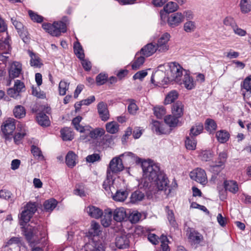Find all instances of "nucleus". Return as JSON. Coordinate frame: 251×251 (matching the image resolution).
Wrapping results in <instances>:
<instances>
[{
  "label": "nucleus",
  "instance_id": "f257e3e1",
  "mask_svg": "<svg viewBox=\"0 0 251 251\" xmlns=\"http://www.w3.org/2000/svg\"><path fill=\"white\" fill-rule=\"evenodd\" d=\"M142 167L143 172V186L146 188H148L150 184L158 178L161 174H163L160 171L159 167L155 164L144 162L142 163Z\"/></svg>",
  "mask_w": 251,
  "mask_h": 251
},
{
  "label": "nucleus",
  "instance_id": "f03ea898",
  "mask_svg": "<svg viewBox=\"0 0 251 251\" xmlns=\"http://www.w3.org/2000/svg\"><path fill=\"white\" fill-rule=\"evenodd\" d=\"M100 226L95 221L91 223L89 234L93 236L89 242L84 246L85 251H103V246L101 241L99 239L98 235L100 232Z\"/></svg>",
  "mask_w": 251,
  "mask_h": 251
},
{
  "label": "nucleus",
  "instance_id": "7ed1b4c3",
  "mask_svg": "<svg viewBox=\"0 0 251 251\" xmlns=\"http://www.w3.org/2000/svg\"><path fill=\"white\" fill-rule=\"evenodd\" d=\"M33 215L28 212L24 209L21 213L20 217V224L22 226V231L24 232V234L26 238L30 241L34 236H37L38 232L40 229V227L38 226H34L31 224L28 225L25 227V224H27L32 217Z\"/></svg>",
  "mask_w": 251,
  "mask_h": 251
},
{
  "label": "nucleus",
  "instance_id": "20e7f679",
  "mask_svg": "<svg viewBox=\"0 0 251 251\" xmlns=\"http://www.w3.org/2000/svg\"><path fill=\"white\" fill-rule=\"evenodd\" d=\"M152 183L150 184L148 190L151 193L155 194L158 191H163L167 195H169L171 192V189L169 186V180L166 176L163 173L161 174Z\"/></svg>",
  "mask_w": 251,
  "mask_h": 251
},
{
  "label": "nucleus",
  "instance_id": "39448f33",
  "mask_svg": "<svg viewBox=\"0 0 251 251\" xmlns=\"http://www.w3.org/2000/svg\"><path fill=\"white\" fill-rule=\"evenodd\" d=\"M170 74H168V79L169 82L175 81L176 83L182 84L181 78L183 76V72L185 71L178 64L171 62L169 64Z\"/></svg>",
  "mask_w": 251,
  "mask_h": 251
},
{
  "label": "nucleus",
  "instance_id": "423d86ee",
  "mask_svg": "<svg viewBox=\"0 0 251 251\" xmlns=\"http://www.w3.org/2000/svg\"><path fill=\"white\" fill-rule=\"evenodd\" d=\"M42 27L44 30L52 36H58L61 32L66 31V25L62 22H54L52 25L43 24Z\"/></svg>",
  "mask_w": 251,
  "mask_h": 251
},
{
  "label": "nucleus",
  "instance_id": "0eeeda50",
  "mask_svg": "<svg viewBox=\"0 0 251 251\" xmlns=\"http://www.w3.org/2000/svg\"><path fill=\"white\" fill-rule=\"evenodd\" d=\"M16 121L13 118H9L3 122L1 126V131L4 134L6 141H11L12 137L10 136L16 128Z\"/></svg>",
  "mask_w": 251,
  "mask_h": 251
},
{
  "label": "nucleus",
  "instance_id": "6e6552de",
  "mask_svg": "<svg viewBox=\"0 0 251 251\" xmlns=\"http://www.w3.org/2000/svg\"><path fill=\"white\" fill-rule=\"evenodd\" d=\"M124 169L122 161L120 157H114L110 162L107 170L109 176H111L113 174H116L122 171Z\"/></svg>",
  "mask_w": 251,
  "mask_h": 251
},
{
  "label": "nucleus",
  "instance_id": "1a4fd4ad",
  "mask_svg": "<svg viewBox=\"0 0 251 251\" xmlns=\"http://www.w3.org/2000/svg\"><path fill=\"white\" fill-rule=\"evenodd\" d=\"M190 176L191 179L202 185L205 184L207 182L205 172L201 168H197L191 172Z\"/></svg>",
  "mask_w": 251,
  "mask_h": 251
},
{
  "label": "nucleus",
  "instance_id": "9d476101",
  "mask_svg": "<svg viewBox=\"0 0 251 251\" xmlns=\"http://www.w3.org/2000/svg\"><path fill=\"white\" fill-rule=\"evenodd\" d=\"M165 76V74L163 71L157 70L152 75L151 82L155 85L166 84L169 82V80L168 79V76L166 77Z\"/></svg>",
  "mask_w": 251,
  "mask_h": 251
},
{
  "label": "nucleus",
  "instance_id": "9b49d317",
  "mask_svg": "<svg viewBox=\"0 0 251 251\" xmlns=\"http://www.w3.org/2000/svg\"><path fill=\"white\" fill-rule=\"evenodd\" d=\"M170 38V35L168 33L163 34L158 40L156 45L157 50L160 52H164L169 49L168 42Z\"/></svg>",
  "mask_w": 251,
  "mask_h": 251
},
{
  "label": "nucleus",
  "instance_id": "f8f14e48",
  "mask_svg": "<svg viewBox=\"0 0 251 251\" xmlns=\"http://www.w3.org/2000/svg\"><path fill=\"white\" fill-rule=\"evenodd\" d=\"M184 20V16L181 12L171 14L168 17L167 23L171 27L178 26Z\"/></svg>",
  "mask_w": 251,
  "mask_h": 251
},
{
  "label": "nucleus",
  "instance_id": "ddd939ff",
  "mask_svg": "<svg viewBox=\"0 0 251 251\" xmlns=\"http://www.w3.org/2000/svg\"><path fill=\"white\" fill-rule=\"evenodd\" d=\"M97 109L100 118L103 121H106L109 118V113L106 103L101 101L97 105Z\"/></svg>",
  "mask_w": 251,
  "mask_h": 251
},
{
  "label": "nucleus",
  "instance_id": "4468645a",
  "mask_svg": "<svg viewBox=\"0 0 251 251\" xmlns=\"http://www.w3.org/2000/svg\"><path fill=\"white\" fill-rule=\"evenodd\" d=\"M13 21V24L15 26V28L17 29L18 33H19L20 36L22 38L23 41L25 43L27 42L28 40V33L26 31V29L24 27L23 24L18 21L16 20Z\"/></svg>",
  "mask_w": 251,
  "mask_h": 251
},
{
  "label": "nucleus",
  "instance_id": "2eb2a0df",
  "mask_svg": "<svg viewBox=\"0 0 251 251\" xmlns=\"http://www.w3.org/2000/svg\"><path fill=\"white\" fill-rule=\"evenodd\" d=\"M22 72V64L18 62H14L9 70V78L13 79L19 76Z\"/></svg>",
  "mask_w": 251,
  "mask_h": 251
},
{
  "label": "nucleus",
  "instance_id": "dca6fc26",
  "mask_svg": "<svg viewBox=\"0 0 251 251\" xmlns=\"http://www.w3.org/2000/svg\"><path fill=\"white\" fill-rule=\"evenodd\" d=\"M129 241L127 235L122 234L117 236L115 241L116 247L119 249H126L129 246Z\"/></svg>",
  "mask_w": 251,
  "mask_h": 251
},
{
  "label": "nucleus",
  "instance_id": "f3484780",
  "mask_svg": "<svg viewBox=\"0 0 251 251\" xmlns=\"http://www.w3.org/2000/svg\"><path fill=\"white\" fill-rule=\"evenodd\" d=\"M157 50L156 45L151 43L143 47L141 49L140 53L143 56L147 57L152 55Z\"/></svg>",
  "mask_w": 251,
  "mask_h": 251
},
{
  "label": "nucleus",
  "instance_id": "a211bd4d",
  "mask_svg": "<svg viewBox=\"0 0 251 251\" xmlns=\"http://www.w3.org/2000/svg\"><path fill=\"white\" fill-rule=\"evenodd\" d=\"M85 211L89 216L95 219L100 218L103 214L102 211L101 209L92 205H90L86 207Z\"/></svg>",
  "mask_w": 251,
  "mask_h": 251
},
{
  "label": "nucleus",
  "instance_id": "6ab92c4d",
  "mask_svg": "<svg viewBox=\"0 0 251 251\" xmlns=\"http://www.w3.org/2000/svg\"><path fill=\"white\" fill-rule=\"evenodd\" d=\"M18 132L13 137L14 142L16 144H20L21 140L26 135V129L25 126L20 125L17 127Z\"/></svg>",
  "mask_w": 251,
  "mask_h": 251
},
{
  "label": "nucleus",
  "instance_id": "aec40b11",
  "mask_svg": "<svg viewBox=\"0 0 251 251\" xmlns=\"http://www.w3.org/2000/svg\"><path fill=\"white\" fill-rule=\"evenodd\" d=\"M112 216L113 219L118 222H121L125 220L126 217V210L123 207H119L113 211Z\"/></svg>",
  "mask_w": 251,
  "mask_h": 251
},
{
  "label": "nucleus",
  "instance_id": "412c9836",
  "mask_svg": "<svg viewBox=\"0 0 251 251\" xmlns=\"http://www.w3.org/2000/svg\"><path fill=\"white\" fill-rule=\"evenodd\" d=\"M28 53L30 57V64L31 66L33 67L34 68H41L43 66V64L38 55L33 53L29 50H28Z\"/></svg>",
  "mask_w": 251,
  "mask_h": 251
},
{
  "label": "nucleus",
  "instance_id": "4be33fe9",
  "mask_svg": "<svg viewBox=\"0 0 251 251\" xmlns=\"http://www.w3.org/2000/svg\"><path fill=\"white\" fill-rule=\"evenodd\" d=\"M184 106L182 102L177 101L172 106V113L177 118L181 117L183 114Z\"/></svg>",
  "mask_w": 251,
  "mask_h": 251
},
{
  "label": "nucleus",
  "instance_id": "5701e85b",
  "mask_svg": "<svg viewBox=\"0 0 251 251\" xmlns=\"http://www.w3.org/2000/svg\"><path fill=\"white\" fill-rule=\"evenodd\" d=\"M113 211L111 209L108 208L104 210V214L102 217L101 223L104 227H108L111 224L112 221Z\"/></svg>",
  "mask_w": 251,
  "mask_h": 251
},
{
  "label": "nucleus",
  "instance_id": "b1692460",
  "mask_svg": "<svg viewBox=\"0 0 251 251\" xmlns=\"http://www.w3.org/2000/svg\"><path fill=\"white\" fill-rule=\"evenodd\" d=\"M83 132H85L86 134H89L91 138L96 139L103 135L105 133V131L101 128H97L90 131L87 127L86 128V131Z\"/></svg>",
  "mask_w": 251,
  "mask_h": 251
},
{
  "label": "nucleus",
  "instance_id": "393cba45",
  "mask_svg": "<svg viewBox=\"0 0 251 251\" xmlns=\"http://www.w3.org/2000/svg\"><path fill=\"white\" fill-rule=\"evenodd\" d=\"M181 82L184 87L188 90L192 89L195 87L192 78L186 72L181 78Z\"/></svg>",
  "mask_w": 251,
  "mask_h": 251
},
{
  "label": "nucleus",
  "instance_id": "a878e982",
  "mask_svg": "<svg viewBox=\"0 0 251 251\" xmlns=\"http://www.w3.org/2000/svg\"><path fill=\"white\" fill-rule=\"evenodd\" d=\"M239 6L242 14H248L251 11V1L250 0H240Z\"/></svg>",
  "mask_w": 251,
  "mask_h": 251
},
{
  "label": "nucleus",
  "instance_id": "bb28decb",
  "mask_svg": "<svg viewBox=\"0 0 251 251\" xmlns=\"http://www.w3.org/2000/svg\"><path fill=\"white\" fill-rule=\"evenodd\" d=\"M77 155L72 151H70L66 156V162L67 166L70 168L74 167L76 165Z\"/></svg>",
  "mask_w": 251,
  "mask_h": 251
},
{
  "label": "nucleus",
  "instance_id": "cd10ccee",
  "mask_svg": "<svg viewBox=\"0 0 251 251\" xmlns=\"http://www.w3.org/2000/svg\"><path fill=\"white\" fill-rule=\"evenodd\" d=\"M38 123L41 126H48L50 124V121L48 116L43 113H39L36 116Z\"/></svg>",
  "mask_w": 251,
  "mask_h": 251
},
{
  "label": "nucleus",
  "instance_id": "c85d7f7f",
  "mask_svg": "<svg viewBox=\"0 0 251 251\" xmlns=\"http://www.w3.org/2000/svg\"><path fill=\"white\" fill-rule=\"evenodd\" d=\"M216 135L218 141L221 143L226 142L228 140L230 136L229 133L224 130L218 131L216 133Z\"/></svg>",
  "mask_w": 251,
  "mask_h": 251
},
{
  "label": "nucleus",
  "instance_id": "c756f323",
  "mask_svg": "<svg viewBox=\"0 0 251 251\" xmlns=\"http://www.w3.org/2000/svg\"><path fill=\"white\" fill-rule=\"evenodd\" d=\"M128 192L126 191L118 190L116 193L112 196L113 199L117 201H124L127 197Z\"/></svg>",
  "mask_w": 251,
  "mask_h": 251
},
{
  "label": "nucleus",
  "instance_id": "7c9ffc66",
  "mask_svg": "<svg viewBox=\"0 0 251 251\" xmlns=\"http://www.w3.org/2000/svg\"><path fill=\"white\" fill-rule=\"evenodd\" d=\"M177 116L174 115H168L165 117L164 122L170 127H175L177 125L178 119Z\"/></svg>",
  "mask_w": 251,
  "mask_h": 251
},
{
  "label": "nucleus",
  "instance_id": "2f4dec72",
  "mask_svg": "<svg viewBox=\"0 0 251 251\" xmlns=\"http://www.w3.org/2000/svg\"><path fill=\"white\" fill-rule=\"evenodd\" d=\"M224 184L226 190H228L233 193H236L238 191V185L234 181H225Z\"/></svg>",
  "mask_w": 251,
  "mask_h": 251
},
{
  "label": "nucleus",
  "instance_id": "473e14b6",
  "mask_svg": "<svg viewBox=\"0 0 251 251\" xmlns=\"http://www.w3.org/2000/svg\"><path fill=\"white\" fill-rule=\"evenodd\" d=\"M227 157V154L226 151L220 152L218 158V164L213 166V168L215 169L223 166L226 162Z\"/></svg>",
  "mask_w": 251,
  "mask_h": 251
},
{
  "label": "nucleus",
  "instance_id": "72a5a7b5",
  "mask_svg": "<svg viewBox=\"0 0 251 251\" xmlns=\"http://www.w3.org/2000/svg\"><path fill=\"white\" fill-rule=\"evenodd\" d=\"M57 201L54 199L46 201L44 203V207L46 211H52L56 206Z\"/></svg>",
  "mask_w": 251,
  "mask_h": 251
},
{
  "label": "nucleus",
  "instance_id": "f704fd0d",
  "mask_svg": "<svg viewBox=\"0 0 251 251\" xmlns=\"http://www.w3.org/2000/svg\"><path fill=\"white\" fill-rule=\"evenodd\" d=\"M178 94L176 90H172L170 91L166 96L164 103L165 104H169L174 102L176 99H177Z\"/></svg>",
  "mask_w": 251,
  "mask_h": 251
},
{
  "label": "nucleus",
  "instance_id": "c9c22d12",
  "mask_svg": "<svg viewBox=\"0 0 251 251\" xmlns=\"http://www.w3.org/2000/svg\"><path fill=\"white\" fill-rule=\"evenodd\" d=\"M61 135L64 141H71L73 139L72 130L68 127H65L61 129Z\"/></svg>",
  "mask_w": 251,
  "mask_h": 251
},
{
  "label": "nucleus",
  "instance_id": "e433bc0d",
  "mask_svg": "<svg viewBox=\"0 0 251 251\" xmlns=\"http://www.w3.org/2000/svg\"><path fill=\"white\" fill-rule=\"evenodd\" d=\"M178 8V5L176 3L170 1L164 6L163 10L166 13H170L177 10Z\"/></svg>",
  "mask_w": 251,
  "mask_h": 251
},
{
  "label": "nucleus",
  "instance_id": "4c0bfd02",
  "mask_svg": "<svg viewBox=\"0 0 251 251\" xmlns=\"http://www.w3.org/2000/svg\"><path fill=\"white\" fill-rule=\"evenodd\" d=\"M113 183L114 179L112 178V176H109L108 174H107V178L103 182V188L107 192H112V188H114Z\"/></svg>",
  "mask_w": 251,
  "mask_h": 251
},
{
  "label": "nucleus",
  "instance_id": "58836bf2",
  "mask_svg": "<svg viewBox=\"0 0 251 251\" xmlns=\"http://www.w3.org/2000/svg\"><path fill=\"white\" fill-rule=\"evenodd\" d=\"M105 128L107 132L114 134L118 131L119 125L116 122H110L106 124Z\"/></svg>",
  "mask_w": 251,
  "mask_h": 251
},
{
  "label": "nucleus",
  "instance_id": "ea45409f",
  "mask_svg": "<svg viewBox=\"0 0 251 251\" xmlns=\"http://www.w3.org/2000/svg\"><path fill=\"white\" fill-rule=\"evenodd\" d=\"M13 113L17 118L21 119L25 115V110L22 105H17L13 109Z\"/></svg>",
  "mask_w": 251,
  "mask_h": 251
},
{
  "label": "nucleus",
  "instance_id": "a19ab883",
  "mask_svg": "<svg viewBox=\"0 0 251 251\" xmlns=\"http://www.w3.org/2000/svg\"><path fill=\"white\" fill-rule=\"evenodd\" d=\"M138 53L136 55L135 59L134 61L132 64V68L133 70L138 69L144 63L145 57L143 56H138Z\"/></svg>",
  "mask_w": 251,
  "mask_h": 251
},
{
  "label": "nucleus",
  "instance_id": "79ce46f5",
  "mask_svg": "<svg viewBox=\"0 0 251 251\" xmlns=\"http://www.w3.org/2000/svg\"><path fill=\"white\" fill-rule=\"evenodd\" d=\"M197 141L192 136L187 137L185 140V147L187 150H195L196 148Z\"/></svg>",
  "mask_w": 251,
  "mask_h": 251
},
{
  "label": "nucleus",
  "instance_id": "37998d69",
  "mask_svg": "<svg viewBox=\"0 0 251 251\" xmlns=\"http://www.w3.org/2000/svg\"><path fill=\"white\" fill-rule=\"evenodd\" d=\"M82 120V117L80 116H77L72 121V124L75 126V129L80 132H83L86 131V128L87 127H84L80 126L79 125V123Z\"/></svg>",
  "mask_w": 251,
  "mask_h": 251
},
{
  "label": "nucleus",
  "instance_id": "c03bdc74",
  "mask_svg": "<svg viewBox=\"0 0 251 251\" xmlns=\"http://www.w3.org/2000/svg\"><path fill=\"white\" fill-rule=\"evenodd\" d=\"M70 83L64 80L60 81L59 84V93L60 95L64 96L66 94V91L68 90Z\"/></svg>",
  "mask_w": 251,
  "mask_h": 251
},
{
  "label": "nucleus",
  "instance_id": "a18cd8bd",
  "mask_svg": "<svg viewBox=\"0 0 251 251\" xmlns=\"http://www.w3.org/2000/svg\"><path fill=\"white\" fill-rule=\"evenodd\" d=\"M205 129L210 133L214 132L217 128V125L212 119H207L205 121Z\"/></svg>",
  "mask_w": 251,
  "mask_h": 251
},
{
  "label": "nucleus",
  "instance_id": "49530a36",
  "mask_svg": "<svg viewBox=\"0 0 251 251\" xmlns=\"http://www.w3.org/2000/svg\"><path fill=\"white\" fill-rule=\"evenodd\" d=\"M144 198V195L142 192L139 191H136L134 192L131 196V202L132 203H136L142 201Z\"/></svg>",
  "mask_w": 251,
  "mask_h": 251
},
{
  "label": "nucleus",
  "instance_id": "de8ad7c7",
  "mask_svg": "<svg viewBox=\"0 0 251 251\" xmlns=\"http://www.w3.org/2000/svg\"><path fill=\"white\" fill-rule=\"evenodd\" d=\"M152 129L156 134H161L165 133V130L162 125L158 121H153L152 123Z\"/></svg>",
  "mask_w": 251,
  "mask_h": 251
},
{
  "label": "nucleus",
  "instance_id": "09e8293b",
  "mask_svg": "<svg viewBox=\"0 0 251 251\" xmlns=\"http://www.w3.org/2000/svg\"><path fill=\"white\" fill-rule=\"evenodd\" d=\"M203 128V125L202 124H198L194 126L190 129V135L197 136L200 134L202 131Z\"/></svg>",
  "mask_w": 251,
  "mask_h": 251
},
{
  "label": "nucleus",
  "instance_id": "8fccbe9b",
  "mask_svg": "<svg viewBox=\"0 0 251 251\" xmlns=\"http://www.w3.org/2000/svg\"><path fill=\"white\" fill-rule=\"evenodd\" d=\"M154 114L158 118H162L166 113V109L162 106H156L153 108Z\"/></svg>",
  "mask_w": 251,
  "mask_h": 251
},
{
  "label": "nucleus",
  "instance_id": "3c124183",
  "mask_svg": "<svg viewBox=\"0 0 251 251\" xmlns=\"http://www.w3.org/2000/svg\"><path fill=\"white\" fill-rule=\"evenodd\" d=\"M74 52L80 59L84 58V54L82 48L79 43H75L74 46Z\"/></svg>",
  "mask_w": 251,
  "mask_h": 251
},
{
  "label": "nucleus",
  "instance_id": "603ef678",
  "mask_svg": "<svg viewBox=\"0 0 251 251\" xmlns=\"http://www.w3.org/2000/svg\"><path fill=\"white\" fill-rule=\"evenodd\" d=\"M199 156L202 161L206 162L212 158L213 154L210 151H202Z\"/></svg>",
  "mask_w": 251,
  "mask_h": 251
},
{
  "label": "nucleus",
  "instance_id": "864d4df0",
  "mask_svg": "<svg viewBox=\"0 0 251 251\" xmlns=\"http://www.w3.org/2000/svg\"><path fill=\"white\" fill-rule=\"evenodd\" d=\"M166 211L167 213V218L170 224L174 227L176 226V223L173 211L171 210H170L167 206L166 207Z\"/></svg>",
  "mask_w": 251,
  "mask_h": 251
},
{
  "label": "nucleus",
  "instance_id": "5fc2aeb1",
  "mask_svg": "<svg viewBox=\"0 0 251 251\" xmlns=\"http://www.w3.org/2000/svg\"><path fill=\"white\" fill-rule=\"evenodd\" d=\"M183 28L184 31L187 32H193L196 28L195 23L192 21L186 22L184 24Z\"/></svg>",
  "mask_w": 251,
  "mask_h": 251
},
{
  "label": "nucleus",
  "instance_id": "6e6d98bb",
  "mask_svg": "<svg viewBox=\"0 0 251 251\" xmlns=\"http://www.w3.org/2000/svg\"><path fill=\"white\" fill-rule=\"evenodd\" d=\"M161 241V248L160 251H170V249L168 245V239L166 236L162 235L160 238Z\"/></svg>",
  "mask_w": 251,
  "mask_h": 251
},
{
  "label": "nucleus",
  "instance_id": "4d7b16f0",
  "mask_svg": "<svg viewBox=\"0 0 251 251\" xmlns=\"http://www.w3.org/2000/svg\"><path fill=\"white\" fill-rule=\"evenodd\" d=\"M31 152L35 157L41 160L44 159V156L42 155V151L39 148L35 146H32L31 147Z\"/></svg>",
  "mask_w": 251,
  "mask_h": 251
},
{
  "label": "nucleus",
  "instance_id": "13d9d810",
  "mask_svg": "<svg viewBox=\"0 0 251 251\" xmlns=\"http://www.w3.org/2000/svg\"><path fill=\"white\" fill-rule=\"evenodd\" d=\"M141 216L140 213L137 211H134L129 216L130 221L132 223H136L140 220Z\"/></svg>",
  "mask_w": 251,
  "mask_h": 251
},
{
  "label": "nucleus",
  "instance_id": "bf43d9fd",
  "mask_svg": "<svg viewBox=\"0 0 251 251\" xmlns=\"http://www.w3.org/2000/svg\"><path fill=\"white\" fill-rule=\"evenodd\" d=\"M0 48L1 50H5V51L3 52V53H8V51H10L11 49L9 40L6 39L4 41H1L0 43Z\"/></svg>",
  "mask_w": 251,
  "mask_h": 251
},
{
  "label": "nucleus",
  "instance_id": "052dcab7",
  "mask_svg": "<svg viewBox=\"0 0 251 251\" xmlns=\"http://www.w3.org/2000/svg\"><path fill=\"white\" fill-rule=\"evenodd\" d=\"M243 87L251 93V75L247 77L243 81Z\"/></svg>",
  "mask_w": 251,
  "mask_h": 251
},
{
  "label": "nucleus",
  "instance_id": "680f3d73",
  "mask_svg": "<svg viewBox=\"0 0 251 251\" xmlns=\"http://www.w3.org/2000/svg\"><path fill=\"white\" fill-rule=\"evenodd\" d=\"M25 210L31 213L32 215H33L37 210L36 205L35 203H28L25 207Z\"/></svg>",
  "mask_w": 251,
  "mask_h": 251
},
{
  "label": "nucleus",
  "instance_id": "e2e57ef3",
  "mask_svg": "<svg viewBox=\"0 0 251 251\" xmlns=\"http://www.w3.org/2000/svg\"><path fill=\"white\" fill-rule=\"evenodd\" d=\"M28 14L32 21L37 23H41L43 21V18L41 16L37 14L31 10L28 11Z\"/></svg>",
  "mask_w": 251,
  "mask_h": 251
},
{
  "label": "nucleus",
  "instance_id": "0e129e2a",
  "mask_svg": "<svg viewBox=\"0 0 251 251\" xmlns=\"http://www.w3.org/2000/svg\"><path fill=\"white\" fill-rule=\"evenodd\" d=\"M234 33L239 36H245L247 34V32L244 29L240 28L236 24L232 28Z\"/></svg>",
  "mask_w": 251,
  "mask_h": 251
},
{
  "label": "nucleus",
  "instance_id": "69168bd1",
  "mask_svg": "<svg viewBox=\"0 0 251 251\" xmlns=\"http://www.w3.org/2000/svg\"><path fill=\"white\" fill-rule=\"evenodd\" d=\"M148 72L147 70H142L137 72L133 76L134 80L139 79L142 80L143 79L147 76Z\"/></svg>",
  "mask_w": 251,
  "mask_h": 251
},
{
  "label": "nucleus",
  "instance_id": "338daca9",
  "mask_svg": "<svg viewBox=\"0 0 251 251\" xmlns=\"http://www.w3.org/2000/svg\"><path fill=\"white\" fill-rule=\"evenodd\" d=\"M107 78V75L103 74H100L96 77V82L101 85L105 83Z\"/></svg>",
  "mask_w": 251,
  "mask_h": 251
},
{
  "label": "nucleus",
  "instance_id": "774afa93",
  "mask_svg": "<svg viewBox=\"0 0 251 251\" xmlns=\"http://www.w3.org/2000/svg\"><path fill=\"white\" fill-rule=\"evenodd\" d=\"M189 238L193 241L196 243H199L201 238L202 236L201 234L195 232H192L189 235Z\"/></svg>",
  "mask_w": 251,
  "mask_h": 251
}]
</instances>
